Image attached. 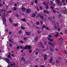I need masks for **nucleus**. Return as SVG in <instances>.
Listing matches in <instances>:
<instances>
[{
  "mask_svg": "<svg viewBox=\"0 0 67 67\" xmlns=\"http://www.w3.org/2000/svg\"><path fill=\"white\" fill-rule=\"evenodd\" d=\"M21 20H22L23 22H25V18L22 19Z\"/></svg>",
  "mask_w": 67,
  "mask_h": 67,
  "instance_id": "nucleus-23",
  "label": "nucleus"
},
{
  "mask_svg": "<svg viewBox=\"0 0 67 67\" xmlns=\"http://www.w3.org/2000/svg\"><path fill=\"white\" fill-rule=\"evenodd\" d=\"M48 40L49 41H51V42H53V39H51L49 38H48Z\"/></svg>",
  "mask_w": 67,
  "mask_h": 67,
  "instance_id": "nucleus-13",
  "label": "nucleus"
},
{
  "mask_svg": "<svg viewBox=\"0 0 67 67\" xmlns=\"http://www.w3.org/2000/svg\"><path fill=\"white\" fill-rule=\"evenodd\" d=\"M20 48H21V49H23L24 48V47H22V46H20Z\"/></svg>",
  "mask_w": 67,
  "mask_h": 67,
  "instance_id": "nucleus-31",
  "label": "nucleus"
},
{
  "mask_svg": "<svg viewBox=\"0 0 67 67\" xmlns=\"http://www.w3.org/2000/svg\"><path fill=\"white\" fill-rule=\"evenodd\" d=\"M5 60L6 62H7L8 64L10 63V60L8 59L5 58Z\"/></svg>",
  "mask_w": 67,
  "mask_h": 67,
  "instance_id": "nucleus-6",
  "label": "nucleus"
},
{
  "mask_svg": "<svg viewBox=\"0 0 67 67\" xmlns=\"http://www.w3.org/2000/svg\"><path fill=\"white\" fill-rule=\"evenodd\" d=\"M27 39V38H26V37H25L24 38V40H26Z\"/></svg>",
  "mask_w": 67,
  "mask_h": 67,
  "instance_id": "nucleus-29",
  "label": "nucleus"
},
{
  "mask_svg": "<svg viewBox=\"0 0 67 67\" xmlns=\"http://www.w3.org/2000/svg\"><path fill=\"white\" fill-rule=\"evenodd\" d=\"M3 24L5 25V26H7V25H6V21H3Z\"/></svg>",
  "mask_w": 67,
  "mask_h": 67,
  "instance_id": "nucleus-17",
  "label": "nucleus"
},
{
  "mask_svg": "<svg viewBox=\"0 0 67 67\" xmlns=\"http://www.w3.org/2000/svg\"><path fill=\"white\" fill-rule=\"evenodd\" d=\"M22 31L21 30H19V34H21L22 33Z\"/></svg>",
  "mask_w": 67,
  "mask_h": 67,
  "instance_id": "nucleus-16",
  "label": "nucleus"
},
{
  "mask_svg": "<svg viewBox=\"0 0 67 67\" xmlns=\"http://www.w3.org/2000/svg\"><path fill=\"white\" fill-rule=\"evenodd\" d=\"M48 44L49 45H50L51 46H53L54 45H55V43H52V42H51V41L49 42Z\"/></svg>",
  "mask_w": 67,
  "mask_h": 67,
  "instance_id": "nucleus-3",
  "label": "nucleus"
},
{
  "mask_svg": "<svg viewBox=\"0 0 67 67\" xmlns=\"http://www.w3.org/2000/svg\"><path fill=\"white\" fill-rule=\"evenodd\" d=\"M60 34H61V35H63V34L62 32H60Z\"/></svg>",
  "mask_w": 67,
  "mask_h": 67,
  "instance_id": "nucleus-56",
  "label": "nucleus"
},
{
  "mask_svg": "<svg viewBox=\"0 0 67 67\" xmlns=\"http://www.w3.org/2000/svg\"><path fill=\"white\" fill-rule=\"evenodd\" d=\"M26 34L27 35H30V33H29L28 32H26Z\"/></svg>",
  "mask_w": 67,
  "mask_h": 67,
  "instance_id": "nucleus-20",
  "label": "nucleus"
},
{
  "mask_svg": "<svg viewBox=\"0 0 67 67\" xmlns=\"http://www.w3.org/2000/svg\"><path fill=\"white\" fill-rule=\"evenodd\" d=\"M59 35V32H56L54 34L55 36H58Z\"/></svg>",
  "mask_w": 67,
  "mask_h": 67,
  "instance_id": "nucleus-8",
  "label": "nucleus"
},
{
  "mask_svg": "<svg viewBox=\"0 0 67 67\" xmlns=\"http://www.w3.org/2000/svg\"><path fill=\"white\" fill-rule=\"evenodd\" d=\"M1 11L2 12H6L7 10H4L3 9H0Z\"/></svg>",
  "mask_w": 67,
  "mask_h": 67,
  "instance_id": "nucleus-9",
  "label": "nucleus"
},
{
  "mask_svg": "<svg viewBox=\"0 0 67 67\" xmlns=\"http://www.w3.org/2000/svg\"><path fill=\"white\" fill-rule=\"evenodd\" d=\"M41 25H43V21H41Z\"/></svg>",
  "mask_w": 67,
  "mask_h": 67,
  "instance_id": "nucleus-42",
  "label": "nucleus"
},
{
  "mask_svg": "<svg viewBox=\"0 0 67 67\" xmlns=\"http://www.w3.org/2000/svg\"><path fill=\"white\" fill-rule=\"evenodd\" d=\"M58 31H60V29L59 28H58Z\"/></svg>",
  "mask_w": 67,
  "mask_h": 67,
  "instance_id": "nucleus-38",
  "label": "nucleus"
},
{
  "mask_svg": "<svg viewBox=\"0 0 67 67\" xmlns=\"http://www.w3.org/2000/svg\"><path fill=\"white\" fill-rule=\"evenodd\" d=\"M36 25H40V23L38 21H37L36 22Z\"/></svg>",
  "mask_w": 67,
  "mask_h": 67,
  "instance_id": "nucleus-19",
  "label": "nucleus"
},
{
  "mask_svg": "<svg viewBox=\"0 0 67 67\" xmlns=\"http://www.w3.org/2000/svg\"><path fill=\"white\" fill-rule=\"evenodd\" d=\"M42 52H45V51H46V49H44L43 50H42Z\"/></svg>",
  "mask_w": 67,
  "mask_h": 67,
  "instance_id": "nucleus-37",
  "label": "nucleus"
},
{
  "mask_svg": "<svg viewBox=\"0 0 67 67\" xmlns=\"http://www.w3.org/2000/svg\"><path fill=\"white\" fill-rule=\"evenodd\" d=\"M48 36L49 37H52V36L50 35H48Z\"/></svg>",
  "mask_w": 67,
  "mask_h": 67,
  "instance_id": "nucleus-48",
  "label": "nucleus"
},
{
  "mask_svg": "<svg viewBox=\"0 0 67 67\" xmlns=\"http://www.w3.org/2000/svg\"><path fill=\"white\" fill-rule=\"evenodd\" d=\"M38 38V37H36L35 38V41H37V39Z\"/></svg>",
  "mask_w": 67,
  "mask_h": 67,
  "instance_id": "nucleus-27",
  "label": "nucleus"
},
{
  "mask_svg": "<svg viewBox=\"0 0 67 67\" xmlns=\"http://www.w3.org/2000/svg\"><path fill=\"white\" fill-rule=\"evenodd\" d=\"M46 30H49V29H48V27H46Z\"/></svg>",
  "mask_w": 67,
  "mask_h": 67,
  "instance_id": "nucleus-54",
  "label": "nucleus"
},
{
  "mask_svg": "<svg viewBox=\"0 0 67 67\" xmlns=\"http://www.w3.org/2000/svg\"><path fill=\"white\" fill-rule=\"evenodd\" d=\"M31 48V46L30 45H27L23 49H30Z\"/></svg>",
  "mask_w": 67,
  "mask_h": 67,
  "instance_id": "nucleus-2",
  "label": "nucleus"
},
{
  "mask_svg": "<svg viewBox=\"0 0 67 67\" xmlns=\"http://www.w3.org/2000/svg\"><path fill=\"white\" fill-rule=\"evenodd\" d=\"M11 55H12V57H14V55L13 54H11Z\"/></svg>",
  "mask_w": 67,
  "mask_h": 67,
  "instance_id": "nucleus-58",
  "label": "nucleus"
},
{
  "mask_svg": "<svg viewBox=\"0 0 67 67\" xmlns=\"http://www.w3.org/2000/svg\"><path fill=\"white\" fill-rule=\"evenodd\" d=\"M58 2V5H60V6H61V5H62V3H61V2L58 1H59V0H56Z\"/></svg>",
  "mask_w": 67,
  "mask_h": 67,
  "instance_id": "nucleus-4",
  "label": "nucleus"
},
{
  "mask_svg": "<svg viewBox=\"0 0 67 67\" xmlns=\"http://www.w3.org/2000/svg\"><path fill=\"white\" fill-rule=\"evenodd\" d=\"M43 3L44 4V5H46V3Z\"/></svg>",
  "mask_w": 67,
  "mask_h": 67,
  "instance_id": "nucleus-62",
  "label": "nucleus"
},
{
  "mask_svg": "<svg viewBox=\"0 0 67 67\" xmlns=\"http://www.w3.org/2000/svg\"><path fill=\"white\" fill-rule=\"evenodd\" d=\"M35 3H37V0H35Z\"/></svg>",
  "mask_w": 67,
  "mask_h": 67,
  "instance_id": "nucleus-47",
  "label": "nucleus"
},
{
  "mask_svg": "<svg viewBox=\"0 0 67 67\" xmlns=\"http://www.w3.org/2000/svg\"><path fill=\"white\" fill-rule=\"evenodd\" d=\"M36 14L35 13H33L32 14V17H35V16Z\"/></svg>",
  "mask_w": 67,
  "mask_h": 67,
  "instance_id": "nucleus-18",
  "label": "nucleus"
},
{
  "mask_svg": "<svg viewBox=\"0 0 67 67\" xmlns=\"http://www.w3.org/2000/svg\"><path fill=\"white\" fill-rule=\"evenodd\" d=\"M58 40H59L60 42H59V44L61 46V48H63V47L62 46V45L63 44V38H59Z\"/></svg>",
  "mask_w": 67,
  "mask_h": 67,
  "instance_id": "nucleus-1",
  "label": "nucleus"
},
{
  "mask_svg": "<svg viewBox=\"0 0 67 67\" xmlns=\"http://www.w3.org/2000/svg\"><path fill=\"white\" fill-rule=\"evenodd\" d=\"M53 57H51L50 58V61H49L50 63H52V61H53Z\"/></svg>",
  "mask_w": 67,
  "mask_h": 67,
  "instance_id": "nucleus-10",
  "label": "nucleus"
},
{
  "mask_svg": "<svg viewBox=\"0 0 67 67\" xmlns=\"http://www.w3.org/2000/svg\"><path fill=\"white\" fill-rule=\"evenodd\" d=\"M14 26H18V25L17 24H15Z\"/></svg>",
  "mask_w": 67,
  "mask_h": 67,
  "instance_id": "nucleus-45",
  "label": "nucleus"
},
{
  "mask_svg": "<svg viewBox=\"0 0 67 67\" xmlns=\"http://www.w3.org/2000/svg\"><path fill=\"white\" fill-rule=\"evenodd\" d=\"M22 11L23 12L24 11L26 10V8L24 7L22 8Z\"/></svg>",
  "mask_w": 67,
  "mask_h": 67,
  "instance_id": "nucleus-12",
  "label": "nucleus"
},
{
  "mask_svg": "<svg viewBox=\"0 0 67 67\" xmlns=\"http://www.w3.org/2000/svg\"><path fill=\"white\" fill-rule=\"evenodd\" d=\"M51 9H54V7H53V6H51Z\"/></svg>",
  "mask_w": 67,
  "mask_h": 67,
  "instance_id": "nucleus-43",
  "label": "nucleus"
},
{
  "mask_svg": "<svg viewBox=\"0 0 67 67\" xmlns=\"http://www.w3.org/2000/svg\"><path fill=\"white\" fill-rule=\"evenodd\" d=\"M3 22L6 21V19L5 17L3 18Z\"/></svg>",
  "mask_w": 67,
  "mask_h": 67,
  "instance_id": "nucleus-11",
  "label": "nucleus"
},
{
  "mask_svg": "<svg viewBox=\"0 0 67 67\" xmlns=\"http://www.w3.org/2000/svg\"><path fill=\"white\" fill-rule=\"evenodd\" d=\"M62 2L63 3H64V2H65V0H62Z\"/></svg>",
  "mask_w": 67,
  "mask_h": 67,
  "instance_id": "nucleus-49",
  "label": "nucleus"
},
{
  "mask_svg": "<svg viewBox=\"0 0 67 67\" xmlns=\"http://www.w3.org/2000/svg\"><path fill=\"white\" fill-rule=\"evenodd\" d=\"M33 4H34V2L32 1L31 2V5H33Z\"/></svg>",
  "mask_w": 67,
  "mask_h": 67,
  "instance_id": "nucleus-24",
  "label": "nucleus"
},
{
  "mask_svg": "<svg viewBox=\"0 0 67 67\" xmlns=\"http://www.w3.org/2000/svg\"><path fill=\"white\" fill-rule=\"evenodd\" d=\"M11 34H12V32H9V35H11Z\"/></svg>",
  "mask_w": 67,
  "mask_h": 67,
  "instance_id": "nucleus-35",
  "label": "nucleus"
},
{
  "mask_svg": "<svg viewBox=\"0 0 67 67\" xmlns=\"http://www.w3.org/2000/svg\"><path fill=\"white\" fill-rule=\"evenodd\" d=\"M29 52L30 53H31V52H32V50H30L29 51Z\"/></svg>",
  "mask_w": 67,
  "mask_h": 67,
  "instance_id": "nucleus-52",
  "label": "nucleus"
},
{
  "mask_svg": "<svg viewBox=\"0 0 67 67\" xmlns=\"http://www.w3.org/2000/svg\"><path fill=\"white\" fill-rule=\"evenodd\" d=\"M16 7H15V8H14V10H16Z\"/></svg>",
  "mask_w": 67,
  "mask_h": 67,
  "instance_id": "nucleus-57",
  "label": "nucleus"
},
{
  "mask_svg": "<svg viewBox=\"0 0 67 67\" xmlns=\"http://www.w3.org/2000/svg\"><path fill=\"white\" fill-rule=\"evenodd\" d=\"M21 59L22 60H25V58H24V57H23Z\"/></svg>",
  "mask_w": 67,
  "mask_h": 67,
  "instance_id": "nucleus-28",
  "label": "nucleus"
},
{
  "mask_svg": "<svg viewBox=\"0 0 67 67\" xmlns=\"http://www.w3.org/2000/svg\"><path fill=\"white\" fill-rule=\"evenodd\" d=\"M42 28H46V26L44 25L43 26Z\"/></svg>",
  "mask_w": 67,
  "mask_h": 67,
  "instance_id": "nucleus-30",
  "label": "nucleus"
},
{
  "mask_svg": "<svg viewBox=\"0 0 67 67\" xmlns=\"http://www.w3.org/2000/svg\"><path fill=\"white\" fill-rule=\"evenodd\" d=\"M44 59L45 60H46L47 59V58L46 57H44Z\"/></svg>",
  "mask_w": 67,
  "mask_h": 67,
  "instance_id": "nucleus-34",
  "label": "nucleus"
},
{
  "mask_svg": "<svg viewBox=\"0 0 67 67\" xmlns=\"http://www.w3.org/2000/svg\"><path fill=\"white\" fill-rule=\"evenodd\" d=\"M40 18H41V19L42 20H43L44 19V17H43V16L42 15H41V16H40Z\"/></svg>",
  "mask_w": 67,
  "mask_h": 67,
  "instance_id": "nucleus-15",
  "label": "nucleus"
},
{
  "mask_svg": "<svg viewBox=\"0 0 67 67\" xmlns=\"http://www.w3.org/2000/svg\"><path fill=\"white\" fill-rule=\"evenodd\" d=\"M16 17H17V18H18V17H19V15H18V14H16Z\"/></svg>",
  "mask_w": 67,
  "mask_h": 67,
  "instance_id": "nucleus-41",
  "label": "nucleus"
},
{
  "mask_svg": "<svg viewBox=\"0 0 67 67\" xmlns=\"http://www.w3.org/2000/svg\"><path fill=\"white\" fill-rule=\"evenodd\" d=\"M20 42L22 43V44H23V41H20Z\"/></svg>",
  "mask_w": 67,
  "mask_h": 67,
  "instance_id": "nucleus-33",
  "label": "nucleus"
},
{
  "mask_svg": "<svg viewBox=\"0 0 67 67\" xmlns=\"http://www.w3.org/2000/svg\"><path fill=\"white\" fill-rule=\"evenodd\" d=\"M39 17V16L37 15L36 17V18H38Z\"/></svg>",
  "mask_w": 67,
  "mask_h": 67,
  "instance_id": "nucleus-64",
  "label": "nucleus"
},
{
  "mask_svg": "<svg viewBox=\"0 0 67 67\" xmlns=\"http://www.w3.org/2000/svg\"><path fill=\"white\" fill-rule=\"evenodd\" d=\"M31 12V10L30 9H27L26 10V13H29Z\"/></svg>",
  "mask_w": 67,
  "mask_h": 67,
  "instance_id": "nucleus-5",
  "label": "nucleus"
},
{
  "mask_svg": "<svg viewBox=\"0 0 67 67\" xmlns=\"http://www.w3.org/2000/svg\"><path fill=\"white\" fill-rule=\"evenodd\" d=\"M9 42H12V40H9Z\"/></svg>",
  "mask_w": 67,
  "mask_h": 67,
  "instance_id": "nucleus-63",
  "label": "nucleus"
},
{
  "mask_svg": "<svg viewBox=\"0 0 67 67\" xmlns=\"http://www.w3.org/2000/svg\"><path fill=\"white\" fill-rule=\"evenodd\" d=\"M12 12V10H10L9 12V13H11Z\"/></svg>",
  "mask_w": 67,
  "mask_h": 67,
  "instance_id": "nucleus-51",
  "label": "nucleus"
},
{
  "mask_svg": "<svg viewBox=\"0 0 67 67\" xmlns=\"http://www.w3.org/2000/svg\"><path fill=\"white\" fill-rule=\"evenodd\" d=\"M9 21L10 23H11V22H12V19L11 18L9 19Z\"/></svg>",
  "mask_w": 67,
  "mask_h": 67,
  "instance_id": "nucleus-22",
  "label": "nucleus"
},
{
  "mask_svg": "<svg viewBox=\"0 0 67 67\" xmlns=\"http://www.w3.org/2000/svg\"><path fill=\"white\" fill-rule=\"evenodd\" d=\"M53 12H54V13H56V11H55V10H53Z\"/></svg>",
  "mask_w": 67,
  "mask_h": 67,
  "instance_id": "nucleus-60",
  "label": "nucleus"
},
{
  "mask_svg": "<svg viewBox=\"0 0 67 67\" xmlns=\"http://www.w3.org/2000/svg\"><path fill=\"white\" fill-rule=\"evenodd\" d=\"M41 14L40 13H39L38 14V16H40H40H41Z\"/></svg>",
  "mask_w": 67,
  "mask_h": 67,
  "instance_id": "nucleus-32",
  "label": "nucleus"
},
{
  "mask_svg": "<svg viewBox=\"0 0 67 67\" xmlns=\"http://www.w3.org/2000/svg\"><path fill=\"white\" fill-rule=\"evenodd\" d=\"M61 51L62 52H64V53H65L67 54V51L66 52V51L64 50V47L63 48L61 47Z\"/></svg>",
  "mask_w": 67,
  "mask_h": 67,
  "instance_id": "nucleus-7",
  "label": "nucleus"
},
{
  "mask_svg": "<svg viewBox=\"0 0 67 67\" xmlns=\"http://www.w3.org/2000/svg\"><path fill=\"white\" fill-rule=\"evenodd\" d=\"M14 65H15V64H14V63L10 64V66L11 67H13V66H14Z\"/></svg>",
  "mask_w": 67,
  "mask_h": 67,
  "instance_id": "nucleus-14",
  "label": "nucleus"
},
{
  "mask_svg": "<svg viewBox=\"0 0 67 67\" xmlns=\"http://www.w3.org/2000/svg\"><path fill=\"white\" fill-rule=\"evenodd\" d=\"M8 29H7L6 30V32H8Z\"/></svg>",
  "mask_w": 67,
  "mask_h": 67,
  "instance_id": "nucleus-55",
  "label": "nucleus"
},
{
  "mask_svg": "<svg viewBox=\"0 0 67 67\" xmlns=\"http://www.w3.org/2000/svg\"><path fill=\"white\" fill-rule=\"evenodd\" d=\"M65 33L67 35V30H66Z\"/></svg>",
  "mask_w": 67,
  "mask_h": 67,
  "instance_id": "nucleus-40",
  "label": "nucleus"
},
{
  "mask_svg": "<svg viewBox=\"0 0 67 67\" xmlns=\"http://www.w3.org/2000/svg\"><path fill=\"white\" fill-rule=\"evenodd\" d=\"M50 51H51L52 52H53V49L52 48H50Z\"/></svg>",
  "mask_w": 67,
  "mask_h": 67,
  "instance_id": "nucleus-21",
  "label": "nucleus"
},
{
  "mask_svg": "<svg viewBox=\"0 0 67 67\" xmlns=\"http://www.w3.org/2000/svg\"><path fill=\"white\" fill-rule=\"evenodd\" d=\"M40 9H43V7H42L41 6L40 7Z\"/></svg>",
  "mask_w": 67,
  "mask_h": 67,
  "instance_id": "nucleus-36",
  "label": "nucleus"
},
{
  "mask_svg": "<svg viewBox=\"0 0 67 67\" xmlns=\"http://www.w3.org/2000/svg\"><path fill=\"white\" fill-rule=\"evenodd\" d=\"M37 9L38 11H40V9H38V8H37Z\"/></svg>",
  "mask_w": 67,
  "mask_h": 67,
  "instance_id": "nucleus-53",
  "label": "nucleus"
},
{
  "mask_svg": "<svg viewBox=\"0 0 67 67\" xmlns=\"http://www.w3.org/2000/svg\"><path fill=\"white\" fill-rule=\"evenodd\" d=\"M46 41H45L44 42V44L46 45Z\"/></svg>",
  "mask_w": 67,
  "mask_h": 67,
  "instance_id": "nucleus-61",
  "label": "nucleus"
},
{
  "mask_svg": "<svg viewBox=\"0 0 67 67\" xmlns=\"http://www.w3.org/2000/svg\"><path fill=\"white\" fill-rule=\"evenodd\" d=\"M8 58H11V56L9 55H8Z\"/></svg>",
  "mask_w": 67,
  "mask_h": 67,
  "instance_id": "nucleus-46",
  "label": "nucleus"
},
{
  "mask_svg": "<svg viewBox=\"0 0 67 67\" xmlns=\"http://www.w3.org/2000/svg\"><path fill=\"white\" fill-rule=\"evenodd\" d=\"M21 29H22V30H24L25 29V27H23V26H21Z\"/></svg>",
  "mask_w": 67,
  "mask_h": 67,
  "instance_id": "nucleus-25",
  "label": "nucleus"
},
{
  "mask_svg": "<svg viewBox=\"0 0 67 67\" xmlns=\"http://www.w3.org/2000/svg\"><path fill=\"white\" fill-rule=\"evenodd\" d=\"M17 49H19V48H20V47L18 46L17 47Z\"/></svg>",
  "mask_w": 67,
  "mask_h": 67,
  "instance_id": "nucleus-50",
  "label": "nucleus"
},
{
  "mask_svg": "<svg viewBox=\"0 0 67 67\" xmlns=\"http://www.w3.org/2000/svg\"><path fill=\"white\" fill-rule=\"evenodd\" d=\"M46 8H47V9H48V5H46Z\"/></svg>",
  "mask_w": 67,
  "mask_h": 67,
  "instance_id": "nucleus-39",
  "label": "nucleus"
},
{
  "mask_svg": "<svg viewBox=\"0 0 67 67\" xmlns=\"http://www.w3.org/2000/svg\"><path fill=\"white\" fill-rule=\"evenodd\" d=\"M9 47H12V44L10 43L9 45Z\"/></svg>",
  "mask_w": 67,
  "mask_h": 67,
  "instance_id": "nucleus-26",
  "label": "nucleus"
},
{
  "mask_svg": "<svg viewBox=\"0 0 67 67\" xmlns=\"http://www.w3.org/2000/svg\"><path fill=\"white\" fill-rule=\"evenodd\" d=\"M46 13H47V14H49V12H47V11H46Z\"/></svg>",
  "mask_w": 67,
  "mask_h": 67,
  "instance_id": "nucleus-44",
  "label": "nucleus"
},
{
  "mask_svg": "<svg viewBox=\"0 0 67 67\" xmlns=\"http://www.w3.org/2000/svg\"><path fill=\"white\" fill-rule=\"evenodd\" d=\"M30 25H31V24H28V25L29 26V27L30 26Z\"/></svg>",
  "mask_w": 67,
  "mask_h": 67,
  "instance_id": "nucleus-59",
  "label": "nucleus"
}]
</instances>
